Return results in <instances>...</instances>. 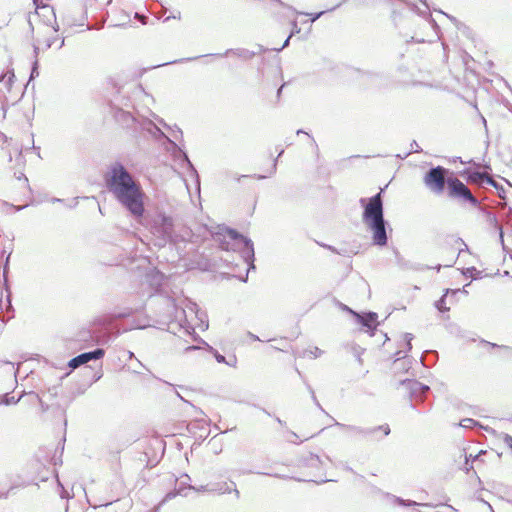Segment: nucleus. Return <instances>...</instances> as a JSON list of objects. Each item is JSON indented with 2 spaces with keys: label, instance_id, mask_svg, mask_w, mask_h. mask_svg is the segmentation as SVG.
<instances>
[{
  "label": "nucleus",
  "instance_id": "f257e3e1",
  "mask_svg": "<svg viewBox=\"0 0 512 512\" xmlns=\"http://www.w3.org/2000/svg\"><path fill=\"white\" fill-rule=\"evenodd\" d=\"M108 190L136 217H142L145 211V193L123 165L116 163L105 175Z\"/></svg>",
  "mask_w": 512,
  "mask_h": 512
},
{
  "label": "nucleus",
  "instance_id": "f03ea898",
  "mask_svg": "<svg viewBox=\"0 0 512 512\" xmlns=\"http://www.w3.org/2000/svg\"><path fill=\"white\" fill-rule=\"evenodd\" d=\"M363 218L372 230L375 244L384 246L387 243L381 192L370 198L364 208Z\"/></svg>",
  "mask_w": 512,
  "mask_h": 512
},
{
  "label": "nucleus",
  "instance_id": "7ed1b4c3",
  "mask_svg": "<svg viewBox=\"0 0 512 512\" xmlns=\"http://www.w3.org/2000/svg\"><path fill=\"white\" fill-rule=\"evenodd\" d=\"M30 24L32 27V38L37 50L45 51L51 47H62L64 39L55 27V23L30 20Z\"/></svg>",
  "mask_w": 512,
  "mask_h": 512
},
{
  "label": "nucleus",
  "instance_id": "20e7f679",
  "mask_svg": "<svg viewBox=\"0 0 512 512\" xmlns=\"http://www.w3.org/2000/svg\"><path fill=\"white\" fill-rule=\"evenodd\" d=\"M447 195L452 199L468 202L473 206L478 205V200L470 189L453 173H450V176L447 178Z\"/></svg>",
  "mask_w": 512,
  "mask_h": 512
},
{
  "label": "nucleus",
  "instance_id": "39448f33",
  "mask_svg": "<svg viewBox=\"0 0 512 512\" xmlns=\"http://www.w3.org/2000/svg\"><path fill=\"white\" fill-rule=\"evenodd\" d=\"M450 176L448 169L437 166L432 168L424 176L425 185L434 193L441 194L447 186V178Z\"/></svg>",
  "mask_w": 512,
  "mask_h": 512
},
{
  "label": "nucleus",
  "instance_id": "423d86ee",
  "mask_svg": "<svg viewBox=\"0 0 512 512\" xmlns=\"http://www.w3.org/2000/svg\"><path fill=\"white\" fill-rule=\"evenodd\" d=\"M104 354H105V352L103 349H96L91 352L82 353V354L74 357L73 359H71L69 361L68 366L70 368L75 369V368L79 367L80 365L85 364L91 360L101 359L104 356Z\"/></svg>",
  "mask_w": 512,
  "mask_h": 512
},
{
  "label": "nucleus",
  "instance_id": "0eeeda50",
  "mask_svg": "<svg viewBox=\"0 0 512 512\" xmlns=\"http://www.w3.org/2000/svg\"><path fill=\"white\" fill-rule=\"evenodd\" d=\"M462 176L466 177L468 183L476 184L478 186H481L484 183H488L494 186L496 185L495 180L487 173L471 172L469 170H465L463 171Z\"/></svg>",
  "mask_w": 512,
  "mask_h": 512
},
{
  "label": "nucleus",
  "instance_id": "6e6552de",
  "mask_svg": "<svg viewBox=\"0 0 512 512\" xmlns=\"http://www.w3.org/2000/svg\"><path fill=\"white\" fill-rule=\"evenodd\" d=\"M34 20H41L46 23H56V16L52 6H42V8L35 10Z\"/></svg>",
  "mask_w": 512,
  "mask_h": 512
},
{
  "label": "nucleus",
  "instance_id": "1a4fd4ad",
  "mask_svg": "<svg viewBox=\"0 0 512 512\" xmlns=\"http://www.w3.org/2000/svg\"><path fill=\"white\" fill-rule=\"evenodd\" d=\"M447 244H451L452 246H454V253H456L461 250L463 242L461 239L451 238L449 241H447Z\"/></svg>",
  "mask_w": 512,
  "mask_h": 512
},
{
  "label": "nucleus",
  "instance_id": "9d476101",
  "mask_svg": "<svg viewBox=\"0 0 512 512\" xmlns=\"http://www.w3.org/2000/svg\"><path fill=\"white\" fill-rule=\"evenodd\" d=\"M449 292V289H447L446 294L438 301L437 307L440 311H448L450 307L446 305V296Z\"/></svg>",
  "mask_w": 512,
  "mask_h": 512
},
{
  "label": "nucleus",
  "instance_id": "9b49d317",
  "mask_svg": "<svg viewBox=\"0 0 512 512\" xmlns=\"http://www.w3.org/2000/svg\"><path fill=\"white\" fill-rule=\"evenodd\" d=\"M50 0H33V3L35 5V10H38L42 8V6H51L49 4Z\"/></svg>",
  "mask_w": 512,
  "mask_h": 512
},
{
  "label": "nucleus",
  "instance_id": "f8f14e48",
  "mask_svg": "<svg viewBox=\"0 0 512 512\" xmlns=\"http://www.w3.org/2000/svg\"><path fill=\"white\" fill-rule=\"evenodd\" d=\"M503 443L511 450L512 452V436L509 434H505L502 438Z\"/></svg>",
  "mask_w": 512,
  "mask_h": 512
},
{
  "label": "nucleus",
  "instance_id": "ddd939ff",
  "mask_svg": "<svg viewBox=\"0 0 512 512\" xmlns=\"http://www.w3.org/2000/svg\"><path fill=\"white\" fill-rule=\"evenodd\" d=\"M383 435H388L390 433V428L388 424L381 425L377 428Z\"/></svg>",
  "mask_w": 512,
  "mask_h": 512
},
{
  "label": "nucleus",
  "instance_id": "4468645a",
  "mask_svg": "<svg viewBox=\"0 0 512 512\" xmlns=\"http://www.w3.org/2000/svg\"><path fill=\"white\" fill-rule=\"evenodd\" d=\"M413 339V336L412 334H409V333H406L404 335V340L406 341V344H407V349L410 350L411 349V341Z\"/></svg>",
  "mask_w": 512,
  "mask_h": 512
},
{
  "label": "nucleus",
  "instance_id": "2eb2a0df",
  "mask_svg": "<svg viewBox=\"0 0 512 512\" xmlns=\"http://www.w3.org/2000/svg\"><path fill=\"white\" fill-rule=\"evenodd\" d=\"M216 357V360L219 362V363H224L225 362V357L220 355V354H217L215 355Z\"/></svg>",
  "mask_w": 512,
  "mask_h": 512
},
{
  "label": "nucleus",
  "instance_id": "dca6fc26",
  "mask_svg": "<svg viewBox=\"0 0 512 512\" xmlns=\"http://www.w3.org/2000/svg\"><path fill=\"white\" fill-rule=\"evenodd\" d=\"M288 41H289V38L287 40H285L284 46L288 44Z\"/></svg>",
  "mask_w": 512,
  "mask_h": 512
}]
</instances>
